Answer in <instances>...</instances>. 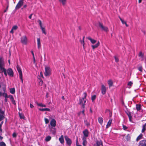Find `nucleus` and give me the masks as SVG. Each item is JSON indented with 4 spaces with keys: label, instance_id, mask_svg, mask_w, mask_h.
Masks as SVG:
<instances>
[{
    "label": "nucleus",
    "instance_id": "f257e3e1",
    "mask_svg": "<svg viewBox=\"0 0 146 146\" xmlns=\"http://www.w3.org/2000/svg\"><path fill=\"white\" fill-rule=\"evenodd\" d=\"M4 63L2 57L0 58V70L2 72H3L5 76H7V74L6 73V70L4 68Z\"/></svg>",
    "mask_w": 146,
    "mask_h": 146
},
{
    "label": "nucleus",
    "instance_id": "f03ea898",
    "mask_svg": "<svg viewBox=\"0 0 146 146\" xmlns=\"http://www.w3.org/2000/svg\"><path fill=\"white\" fill-rule=\"evenodd\" d=\"M83 96L84 97L82 98H80L79 104L82 105V107L83 108H85V105L86 102V98L87 96V94L86 92L83 93Z\"/></svg>",
    "mask_w": 146,
    "mask_h": 146
},
{
    "label": "nucleus",
    "instance_id": "7ed1b4c3",
    "mask_svg": "<svg viewBox=\"0 0 146 146\" xmlns=\"http://www.w3.org/2000/svg\"><path fill=\"white\" fill-rule=\"evenodd\" d=\"M44 75L46 76H49L51 74V70L49 67L45 66V68Z\"/></svg>",
    "mask_w": 146,
    "mask_h": 146
},
{
    "label": "nucleus",
    "instance_id": "20e7f679",
    "mask_svg": "<svg viewBox=\"0 0 146 146\" xmlns=\"http://www.w3.org/2000/svg\"><path fill=\"white\" fill-rule=\"evenodd\" d=\"M98 25L100 27L101 29L106 32H108L109 31L108 28V27L103 25L101 23H99Z\"/></svg>",
    "mask_w": 146,
    "mask_h": 146
},
{
    "label": "nucleus",
    "instance_id": "39448f33",
    "mask_svg": "<svg viewBox=\"0 0 146 146\" xmlns=\"http://www.w3.org/2000/svg\"><path fill=\"white\" fill-rule=\"evenodd\" d=\"M21 41L23 44H26L27 42V39L26 36H25L22 37L21 38Z\"/></svg>",
    "mask_w": 146,
    "mask_h": 146
},
{
    "label": "nucleus",
    "instance_id": "423d86ee",
    "mask_svg": "<svg viewBox=\"0 0 146 146\" xmlns=\"http://www.w3.org/2000/svg\"><path fill=\"white\" fill-rule=\"evenodd\" d=\"M107 88L103 84L101 85V93L103 95H104L106 94Z\"/></svg>",
    "mask_w": 146,
    "mask_h": 146
},
{
    "label": "nucleus",
    "instance_id": "0eeeda50",
    "mask_svg": "<svg viewBox=\"0 0 146 146\" xmlns=\"http://www.w3.org/2000/svg\"><path fill=\"white\" fill-rule=\"evenodd\" d=\"M6 71V73H7L8 75L11 76H13V73L12 69L11 68L8 69Z\"/></svg>",
    "mask_w": 146,
    "mask_h": 146
},
{
    "label": "nucleus",
    "instance_id": "6e6552de",
    "mask_svg": "<svg viewBox=\"0 0 146 146\" xmlns=\"http://www.w3.org/2000/svg\"><path fill=\"white\" fill-rule=\"evenodd\" d=\"M64 138L68 145L70 146L72 143L71 140L67 136H65Z\"/></svg>",
    "mask_w": 146,
    "mask_h": 146
},
{
    "label": "nucleus",
    "instance_id": "1a4fd4ad",
    "mask_svg": "<svg viewBox=\"0 0 146 146\" xmlns=\"http://www.w3.org/2000/svg\"><path fill=\"white\" fill-rule=\"evenodd\" d=\"M56 121L54 119H52L50 121V124L51 126L55 127L56 125Z\"/></svg>",
    "mask_w": 146,
    "mask_h": 146
},
{
    "label": "nucleus",
    "instance_id": "9d476101",
    "mask_svg": "<svg viewBox=\"0 0 146 146\" xmlns=\"http://www.w3.org/2000/svg\"><path fill=\"white\" fill-rule=\"evenodd\" d=\"M83 133L84 134V136L85 138H86L88 136L89 132L88 130L87 129H85L83 131Z\"/></svg>",
    "mask_w": 146,
    "mask_h": 146
},
{
    "label": "nucleus",
    "instance_id": "9b49d317",
    "mask_svg": "<svg viewBox=\"0 0 146 146\" xmlns=\"http://www.w3.org/2000/svg\"><path fill=\"white\" fill-rule=\"evenodd\" d=\"M138 146H146V140H143L140 141Z\"/></svg>",
    "mask_w": 146,
    "mask_h": 146
},
{
    "label": "nucleus",
    "instance_id": "f8f14e48",
    "mask_svg": "<svg viewBox=\"0 0 146 146\" xmlns=\"http://www.w3.org/2000/svg\"><path fill=\"white\" fill-rule=\"evenodd\" d=\"M23 2L19 1L16 7V9L20 8L23 5Z\"/></svg>",
    "mask_w": 146,
    "mask_h": 146
},
{
    "label": "nucleus",
    "instance_id": "ddd939ff",
    "mask_svg": "<svg viewBox=\"0 0 146 146\" xmlns=\"http://www.w3.org/2000/svg\"><path fill=\"white\" fill-rule=\"evenodd\" d=\"M18 28V27L16 25H14L12 28V29L10 31V33L13 34L14 33V31H16Z\"/></svg>",
    "mask_w": 146,
    "mask_h": 146
},
{
    "label": "nucleus",
    "instance_id": "4468645a",
    "mask_svg": "<svg viewBox=\"0 0 146 146\" xmlns=\"http://www.w3.org/2000/svg\"><path fill=\"white\" fill-rule=\"evenodd\" d=\"M100 43L99 41H98L97 43L95 45H93L91 46L92 48L93 49H94L95 48H97L99 46Z\"/></svg>",
    "mask_w": 146,
    "mask_h": 146
},
{
    "label": "nucleus",
    "instance_id": "2eb2a0df",
    "mask_svg": "<svg viewBox=\"0 0 146 146\" xmlns=\"http://www.w3.org/2000/svg\"><path fill=\"white\" fill-rule=\"evenodd\" d=\"M87 38L90 41L91 43L92 44H94L96 42V40L92 39L90 36L87 37Z\"/></svg>",
    "mask_w": 146,
    "mask_h": 146
},
{
    "label": "nucleus",
    "instance_id": "dca6fc26",
    "mask_svg": "<svg viewBox=\"0 0 146 146\" xmlns=\"http://www.w3.org/2000/svg\"><path fill=\"white\" fill-rule=\"evenodd\" d=\"M82 140H83L82 145L83 146H86L87 143L86 138H85L84 137H83Z\"/></svg>",
    "mask_w": 146,
    "mask_h": 146
},
{
    "label": "nucleus",
    "instance_id": "f3484780",
    "mask_svg": "<svg viewBox=\"0 0 146 146\" xmlns=\"http://www.w3.org/2000/svg\"><path fill=\"white\" fill-rule=\"evenodd\" d=\"M17 68L19 72V76H20L22 75V73L21 69L20 68L19 66L18 65H17Z\"/></svg>",
    "mask_w": 146,
    "mask_h": 146
},
{
    "label": "nucleus",
    "instance_id": "a211bd4d",
    "mask_svg": "<svg viewBox=\"0 0 146 146\" xmlns=\"http://www.w3.org/2000/svg\"><path fill=\"white\" fill-rule=\"evenodd\" d=\"M96 146H103L102 141L101 140L97 141L96 142Z\"/></svg>",
    "mask_w": 146,
    "mask_h": 146
},
{
    "label": "nucleus",
    "instance_id": "6ab92c4d",
    "mask_svg": "<svg viewBox=\"0 0 146 146\" xmlns=\"http://www.w3.org/2000/svg\"><path fill=\"white\" fill-rule=\"evenodd\" d=\"M59 140L61 143L63 144L64 143V137L63 135H62L59 138Z\"/></svg>",
    "mask_w": 146,
    "mask_h": 146
},
{
    "label": "nucleus",
    "instance_id": "aec40b11",
    "mask_svg": "<svg viewBox=\"0 0 146 146\" xmlns=\"http://www.w3.org/2000/svg\"><path fill=\"white\" fill-rule=\"evenodd\" d=\"M37 42L38 48L39 49L41 46L40 39L39 38H37Z\"/></svg>",
    "mask_w": 146,
    "mask_h": 146
},
{
    "label": "nucleus",
    "instance_id": "412c9836",
    "mask_svg": "<svg viewBox=\"0 0 146 146\" xmlns=\"http://www.w3.org/2000/svg\"><path fill=\"white\" fill-rule=\"evenodd\" d=\"M111 122H112V120L111 119H110L109 120V121L108 122L107 124L106 125V128H108V127H109L110 126H111Z\"/></svg>",
    "mask_w": 146,
    "mask_h": 146
},
{
    "label": "nucleus",
    "instance_id": "4be33fe9",
    "mask_svg": "<svg viewBox=\"0 0 146 146\" xmlns=\"http://www.w3.org/2000/svg\"><path fill=\"white\" fill-rule=\"evenodd\" d=\"M146 123L143 124L142 125V129L141 130L142 133H144L146 130Z\"/></svg>",
    "mask_w": 146,
    "mask_h": 146
},
{
    "label": "nucleus",
    "instance_id": "5701e85b",
    "mask_svg": "<svg viewBox=\"0 0 146 146\" xmlns=\"http://www.w3.org/2000/svg\"><path fill=\"white\" fill-rule=\"evenodd\" d=\"M39 110L41 111H50V110L49 109L47 108H39Z\"/></svg>",
    "mask_w": 146,
    "mask_h": 146
},
{
    "label": "nucleus",
    "instance_id": "b1692460",
    "mask_svg": "<svg viewBox=\"0 0 146 146\" xmlns=\"http://www.w3.org/2000/svg\"><path fill=\"white\" fill-rule=\"evenodd\" d=\"M98 121L99 123L101 124L102 125L103 123V118L101 117H98Z\"/></svg>",
    "mask_w": 146,
    "mask_h": 146
},
{
    "label": "nucleus",
    "instance_id": "393cba45",
    "mask_svg": "<svg viewBox=\"0 0 146 146\" xmlns=\"http://www.w3.org/2000/svg\"><path fill=\"white\" fill-rule=\"evenodd\" d=\"M84 110H83L82 111L80 112L78 114V115L79 116H80V114L82 113L83 114V117H85V114L84 113Z\"/></svg>",
    "mask_w": 146,
    "mask_h": 146
},
{
    "label": "nucleus",
    "instance_id": "a878e982",
    "mask_svg": "<svg viewBox=\"0 0 146 146\" xmlns=\"http://www.w3.org/2000/svg\"><path fill=\"white\" fill-rule=\"evenodd\" d=\"M67 0H59V1L62 5H64L66 4Z\"/></svg>",
    "mask_w": 146,
    "mask_h": 146
},
{
    "label": "nucleus",
    "instance_id": "bb28decb",
    "mask_svg": "<svg viewBox=\"0 0 146 146\" xmlns=\"http://www.w3.org/2000/svg\"><path fill=\"white\" fill-rule=\"evenodd\" d=\"M108 83L110 87L112 86L113 82L111 80H108Z\"/></svg>",
    "mask_w": 146,
    "mask_h": 146
},
{
    "label": "nucleus",
    "instance_id": "cd10ccee",
    "mask_svg": "<svg viewBox=\"0 0 146 146\" xmlns=\"http://www.w3.org/2000/svg\"><path fill=\"white\" fill-rule=\"evenodd\" d=\"M141 106L140 104H136V108L137 111H139L141 109Z\"/></svg>",
    "mask_w": 146,
    "mask_h": 146
},
{
    "label": "nucleus",
    "instance_id": "c85d7f7f",
    "mask_svg": "<svg viewBox=\"0 0 146 146\" xmlns=\"http://www.w3.org/2000/svg\"><path fill=\"white\" fill-rule=\"evenodd\" d=\"M143 137V135L142 134H140L137 137L136 139V141H138L139 140L141 139Z\"/></svg>",
    "mask_w": 146,
    "mask_h": 146
},
{
    "label": "nucleus",
    "instance_id": "c756f323",
    "mask_svg": "<svg viewBox=\"0 0 146 146\" xmlns=\"http://www.w3.org/2000/svg\"><path fill=\"white\" fill-rule=\"evenodd\" d=\"M10 92L12 94H14L15 92V89L14 88L10 89Z\"/></svg>",
    "mask_w": 146,
    "mask_h": 146
},
{
    "label": "nucleus",
    "instance_id": "7c9ffc66",
    "mask_svg": "<svg viewBox=\"0 0 146 146\" xmlns=\"http://www.w3.org/2000/svg\"><path fill=\"white\" fill-rule=\"evenodd\" d=\"M5 118V115L0 114V121L3 119Z\"/></svg>",
    "mask_w": 146,
    "mask_h": 146
},
{
    "label": "nucleus",
    "instance_id": "2f4dec72",
    "mask_svg": "<svg viewBox=\"0 0 146 146\" xmlns=\"http://www.w3.org/2000/svg\"><path fill=\"white\" fill-rule=\"evenodd\" d=\"M38 84L40 86H42L43 84V81L42 80L40 79L39 78L38 80Z\"/></svg>",
    "mask_w": 146,
    "mask_h": 146
},
{
    "label": "nucleus",
    "instance_id": "473e14b6",
    "mask_svg": "<svg viewBox=\"0 0 146 146\" xmlns=\"http://www.w3.org/2000/svg\"><path fill=\"white\" fill-rule=\"evenodd\" d=\"M36 104L38 106H39L40 107H45L46 106V105L43 104L42 103H37Z\"/></svg>",
    "mask_w": 146,
    "mask_h": 146
},
{
    "label": "nucleus",
    "instance_id": "72a5a7b5",
    "mask_svg": "<svg viewBox=\"0 0 146 146\" xmlns=\"http://www.w3.org/2000/svg\"><path fill=\"white\" fill-rule=\"evenodd\" d=\"M41 30L42 31V32L45 35L46 34V32L45 30V29L44 27H40Z\"/></svg>",
    "mask_w": 146,
    "mask_h": 146
},
{
    "label": "nucleus",
    "instance_id": "f704fd0d",
    "mask_svg": "<svg viewBox=\"0 0 146 146\" xmlns=\"http://www.w3.org/2000/svg\"><path fill=\"white\" fill-rule=\"evenodd\" d=\"M51 139V137L50 136H48L46 138L45 140L46 141H48Z\"/></svg>",
    "mask_w": 146,
    "mask_h": 146
},
{
    "label": "nucleus",
    "instance_id": "c9c22d12",
    "mask_svg": "<svg viewBox=\"0 0 146 146\" xmlns=\"http://www.w3.org/2000/svg\"><path fill=\"white\" fill-rule=\"evenodd\" d=\"M19 115L20 116V118L21 119H24V116L23 114L22 113H19Z\"/></svg>",
    "mask_w": 146,
    "mask_h": 146
},
{
    "label": "nucleus",
    "instance_id": "e433bc0d",
    "mask_svg": "<svg viewBox=\"0 0 146 146\" xmlns=\"http://www.w3.org/2000/svg\"><path fill=\"white\" fill-rule=\"evenodd\" d=\"M125 138L127 141H129L130 139V136L129 134L127 135L125 137Z\"/></svg>",
    "mask_w": 146,
    "mask_h": 146
},
{
    "label": "nucleus",
    "instance_id": "4c0bfd02",
    "mask_svg": "<svg viewBox=\"0 0 146 146\" xmlns=\"http://www.w3.org/2000/svg\"><path fill=\"white\" fill-rule=\"evenodd\" d=\"M54 128H52L50 129V130L52 132L53 134H55V130Z\"/></svg>",
    "mask_w": 146,
    "mask_h": 146
},
{
    "label": "nucleus",
    "instance_id": "58836bf2",
    "mask_svg": "<svg viewBox=\"0 0 146 146\" xmlns=\"http://www.w3.org/2000/svg\"><path fill=\"white\" fill-rule=\"evenodd\" d=\"M85 37L83 36V40L82 41H80V42L81 43V44H82L83 46V47H84V39Z\"/></svg>",
    "mask_w": 146,
    "mask_h": 146
},
{
    "label": "nucleus",
    "instance_id": "ea45409f",
    "mask_svg": "<svg viewBox=\"0 0 146 146\" xmlns=\"http://www.w3.org/2000/svg\"><path fill=\"white\" fill-rule=\"evenodd\" d=\"M84 122L85 124L87 126H90V123L88 122L86 120H85L84 121Z\"/></svg>",
    "mask_w": 146,
    "mask_h": 146
},
{
    "label": "nucleus",
    "instance_id": "a19ab883",
    "mask_svg": "<svg viewBox=\"0 0 146 146\" xmlns=\"http://www.w3.org/2000/svg\"><path fill=\"white\" fill-rule=\"evenodd\" d=\"M2 95L5 98H8L9 96L7 95V94L5 93H3Z\"/></svg>",
    "mask_w": 146,
    "mask_h": 146
},
{
    "label": "nucleus",
    "instance_id": "79ce46f5",
    "mask_svg": "<svg viewBox=\"0 0 146 146\" xmlns=\"http://www.w3.org/2000/svg\"><path fill=\"white\" fill-rule=\"evenodd\" d=\"M119 18L120 20L121 21V22L123 24H125V23L126 22L124 20H123V19H122L120 17H119Z\"/></svg>",
    "mask_w": 146,
    "mask_h": 146
},
{
    "label": "nucleus",
    "instance_id": "37998d69",
    "mask_svg": "<svg viewBox=\"0 0 146 146\" xmlns=\"http://www.w3.org/2000/svg\"><path fill=\"white\" fill-rule=\"evenodd\" d=\"M0 146H6V145L4 142H0Z\"/></svg>",
    "mask_w": 146,
    "mask_h": 146
},
{
    "label": "nucleus",
    "instance_id": "c03bdc74",
    "mask_svg": "<svg viewBox=\"0 0 146 146\" xmlns=\"http://www.w3.org/2000/svg\"><path fill=\"white\" fill-rule=\"evenodd\" d=\"M38 23L40 27H42V22H41V21L40 20H38Z\"/></svg>",
    "mask_w": 146,
    "mask_h": 146
},
{
    "label": "nucleus",
    "instance_id": "a18cd8bd",
    "mask_svg": "<svg viewBox=\"0 0 146 146\" xmlns=\"http://www.w3.org/2000/svg\"><path fill=\"white\" fill-rule=\"evenodd\" d=\"M96 98V96L95 95L92 96L91 98L92 101L93 102L95 99Z\"/></svg>",
    "mask_w": 146,
    "mask_h": 146
},
{
    "label": "nucleus",
    "instance_id": "49530a36",
    "mask_svg": "<svg viewBox=\"0 0 146 146\" xmlns=\"http://www.w3.org/2000/svg\"><path fill=\"white\" fill-rule=\"evenodd\" d=\"M44 121L46 124H47L49 123V120L48 119L46 118H44Z\"/></svg>",
    "mask_w": 146,
    "mask_h": 146
},
{
    "label": "nucleus",
    "instance_id": "de8ad7c7",
    "mask_svg": "<svg viewBox=\"0 0 146 146\" xmlns=\"http://www.w3.org/2000/svg\"><path fill=\"white\" fill-rule=\"evenodd\" d=\"M8 98H9L11 100L14 99L13 96L12 95H10L8 96Z\"/></svg>",
    "mask_w": 146,
    "mask_h": 146
},
{
    "label": "nucleus",
    "instance_id": "09e8293b",
    "mask_svg": "<svg viewBox=\"0 0 146 146\" xmlns=\"http://www.w3.org/2000/svg\"><path fill=\"white\" fill-rule=\"evenodd\" d=\"M139 57H140L142 58L143 57V54L141 52H139Z\"/></svg>",
    "mask_w": 146,
    "mask_h": 146
},
{
    "label": "nucleus",
    "instance_id": "8fccbe9b",
    "mask_svg": "<svg viewBox=\"0 0 146 146\" xmlns=\"http://www.w3.org/2000/svg\"><path fill=\"white\" fill-rule=\"evenodd\" d=\"M138 70L140 72H142V68L141 66H140L138 68Z\"/></svg>",
    "mask_w": 146,
    "mask_h": 146
},
{
    "label": "nucleus",
    "instance_id": "3c124183",
    "mask_svg": "<svg viewBox=\"0 0 146 146\" xmlns=\"http://www.w3.org/2000/svg\"><path fill=\"white\" fill-rule=\"evenodd\" d=\"M0 114L5 115L4 111H2L0 109Z\"/></svg>",
    "mask_w": 146,
    "mask_h": 146
},
{
    "label": "nucleus",
    "instance_id": "603ef678",
    "mask_svg": "<svg viewBox=\"0 0 146 146\" xmlns=\"http://www.w3.org/2000/svg\"><path fill=\"white\" fill-rule=\"evenodd\" d=\"M114 58L115 59L116 62H118L119 61V59H118V58L116 56H115Z\"/></svg>",
    "mask_w": 146,
    "mask_h": 146
},
{
    "label": "nucleus",
    "instance_id": "864d4df0",
    "mask_svg": "<svg viewBox=\"0 0 146 146\" xmlns=\"http://www.w3.org/2000/svg\"><path fill=\"white\" fill-rule=\"evenodd\" d=\"M19 78H20V79L21 80L22 83H23V79L22 75L20 76Z\"/></svg>",
    "mask_w": 146,
    "mask_h": 146
},
{
    "label": "nucleus",
    "instance_id": "5fc2aeb1",
    "mask_svg": "<svg viewBox=\"0 0 146 146\" xmlns=\"http://www.w3.org/2000/svg\"><path fill=\"white\" fill-rule=\"evenodd\" d=\"M123 129L124 130H126L127 128V127L124 125H123Z\"/></svg>",
    "mask_w": 146,
    "mask_h": 146
},
{
    "label": "nucleus",
    "instance_id": "6e6d98bb",
    "mask_svg": "<svg viewBox=\"0 0 146 146\" xmlns=\"http://www.w3.org/2000/svg\"><path fill=\"white\" fill-rule=\"evenodd\" d=\"M11 101L13 104L14 105L16 104L15 101L14 99H13L12 100H11Z\"/></svg>",
    "mask_w": 146,
    "mask_h": 146
},
{
    "label": "nucleus",
    "instance_id": "4d7b16f0",
    "mask_svg": "<svg viewBox=\"0 0 146 146\" xmlns=\"http://www.w3.org/2000/svg\"><path fill=\"white\" fill-rule=\"evenodd\" d=\"M108 111H109V116L110 117H111L112 115V113L109 110H107Z\"/></svg>",
    "mask_w": 146,
    "mask_h": 146
},
{
    "label": "nucleus",
    "instance_id": "13d9d810",
    "mask_svg": "<svg viewBox=\"0 0 146 146\" xmlns=\"http://www.w3.org/2000/svg\"><path fill=\"white\" fill-rule=\"evenodd\" d=\"M132 84V83L131 82H129L128 84V85L129 86H131Z\"/></svg>",
    "mask_w": 146,
    "mask_h": 146
},
{
    "label": "nucleus",
    "instance_id": "bf43d9fd",
    "mask_svg": "<svg viewBox=\"0 0 146 146\" xmlns=\"http://www.w3.org/2000/svg\"><path fill=\"white\" fill-rule=\"evenodd\" d=\"M13 137H15L17 136V135L16 133H14L13 134Z\"/></svg>",
    "mask_w": 146,
    "mask_h": 146
},
{
    "label": "nucleus",
    "instance_id": "052dcab7",
    "mask_svg": "<svg viewBox=\"0 0 146 146\" xmlns=\"http://www.w3.org/2000/svg\"><path fill=\"white\" fill-rule=\"evenodd\" d=\"M30 106L31 108H32L34 107V106L31 104H30Z\"/></svg>",
    "mask_w": 146,
    "mask_h": 146
},
{
    "label": "nucleus",
    "instance_id": "680f3d73",
    "mask_svg": "<svg viewBox=\"0 0 146 146\" xmlns=\"http://www.w3.org/2000/svg\"><path fill=\"white\" fill-rule=\"evenodd\" d=\"M31 53H32V55L33 56V58H34V57L35 56H34V54L33 51H31Z\"/></svg>",
    "mask_w": 146,
    "mask_h": 146
},
{
    "label": "nucleus",
    "instance_id": "e2e57ef3",
    "mask_svg": "<svg viewBox=\"0 0 146 146\" xmlns=\"http://www.w3.org/2000/svg\"><path fill=\"white\" fill-rule=\"evenodd\" d=\"M40 75L41 77H42V78H43V76L42 73V72H40Z\"/></svg>",
    "mask_w": 146,
    "mask_h": 146
},
{
    "label": "nucleus",
    "instance_id": "0e129e2a",
    "mask_svg": "<svg viewBox=\"0 0 146 146\" xmlns=\"http://www.w3.org/2000/svg\"><path fill=\"white\" fill-rule=\"evenodd\" d=\"M76 145L77 146H82L81 145H79L78 144V140L77 139L76 141Z\"/></svg>",
    "mask_w": 146,
    "mask_h": 146
},
{
    "label": "nucleus",
    "instance_id": "69168bd1",
    "mask_svg": "<svg viewBox=\"0 0 146 146\" xmlns=\"http://www.w3.org/2000/svg\"><path fill=\"white\" fill-rule=\"evenodd\" d=\"M1 124L0 123V131H2V129L1 128Z\"/></svg>",
    "mask_w": 146,
    "mask_h": 146
},
{
    "label": "nucleus",
    "instance_id": "338daca9",
    "mask_svg": "<svg viewBox=\"0 0 146 146\" xmlns=\"http://www.w3.org/2000/svg\"><path fill=\"white\" fill-rule=\"evenodd\" d=\"M128 117L129 118V119L130 120V121H131V116L130 115H128Z\"/></svg>",
    "mask_w": 146,
    "mask_h": 146
},
{
    "label": "nucleus",
    "instance_id": "774afa93",
    "mask_svg": "<svg viewBox=\"0 0 146 146\" xmlns=\"http://www.w3.org/2000/svg\"><path fill=\"white\" fill-rule=\"evenodd\" d=\"M33 14H31L29 17V18L30 19H31L32 18V16Z\"/></svg>",
    "mask_w": 146,
    "mask_h": 146
}]
</instances>
